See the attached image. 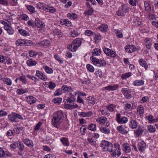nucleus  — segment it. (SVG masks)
I'll return each instance as SVG.
<instances>
[{
  "mask_svg": "<svg viewBox=\"0 0 158 158\" xmlns=\"http://www.w3.org/2000/svg\"><path fill=\"white\" fill-rule=\"evenodd\" d=\"M63 118V113L62 111L59 110L55 112L52 121V125L57 127L62 122Z\"/></svg>",
  "mask_w": 158,
  "mask_h": 158,
  "instance_id": "nucleus-1",
  "label": "nucleus"
},
{
  "mask_svg": "<svg viewBox=\"0 0 158 158\" xmlns=\"http://www.w3.org/2000/svg\"><path fill=\"white\" fill-rule=\"evenodd\" d=\"M76 100V98L70 97L67 99L64 100V107L66 109H73L78 107V105L77 104H74L73 103Z\"/></svg>",
  "mask_w": 158,
  "mask_h": 158,
  "instance_id": "nucleus-2",
  "label": "nucleus"
},
{
  "mask_svg": "<svg viewBox=\"0 0 158 158\" xmlns=\"http://www.w3.org/2000/svg\"><path fill=\"white\" fill-rule=\"evenodd\" d=\"M82 43L81 40L78 38L73 40L70 45L68 46L67 48L73 52L76 51Z\"/></svg>",
  "mask_w": 158,
  "mask_h": 158,
  "instance_id": "nucleus-3",
  "label": "nucleus"
},
{
  "mask_svg": "<svg viewBox=\"0 0 158 158\" xmlns=\"http://www.w3.org/2000/svg\"><path fill=\"white\" fill-rule=\"evenodd\" d=\"M101 144V147L103 149V151H108L109 152H113V145L111 143L103 140Z\"/></svg>",
  "mask_w": 158,
  "mask_h": 158,
  "instance_id": "nucleus-4",
  "label": "nucleus"
},
{
  "mask_svg": "<svg viewBox=\"0 0 158 158\" xmlns=\"http://www.w3.org/2000/svg\"><path fill=\"white\" fill-rule=\"evenodd\" d=\"M90 59L93 64L98 67L105 66L106 64V62L104 60H99L98 58L93 56L90 57Z\"/></svg>",
  "mask_w": 158,
  "mask_h": 158,
  "instance_id": "nucleus-5",
  "label": "nucleus"
},
{
  "mask_svg": "<svg viewBox=\"0 0 158 158\" xmlns=\"http://www.w3.org/2000/svg\"><path fill=\"white\" fill-rule=\"evenodd\" d=\"M116 121L119 123L124 124L128 121L127 118L125 116H123L121 118V114L119 113L117 114H116Z\"/></svg>",
  "mask_w": 158,
  "mask_h": 158,
  "instance_id": "nucleus-6",
  "label": "nucleus"
},
{
  "mask_svg": "<svg viewBox=\"0 0 158 158\" xmlns=\"http://www.w3.org/2000/svg\"><path fill=\"white\" fill-rule=\"evenodd\" d=\"M103 50L105 54L107 56L113 57H115L116 54L113 51L111 50L110 49L106 48H103Z\"/></svg>",
  "mask_w": 158,
  "mask_h": 158,
  "instance_id": "nucleus-7",
  "label": "nucleus"
},
{
  "mask_svg": "<svg viewBox=\"0 0 158 158\" xmlns=\"http://www.w3.org/2000/svg\"><path fill=\"white\" fill-rule=\"evenodd\" d=\"M135 107V106H134V102H128L125 104L124 109L126 110L131 111Z\"/></svg>",
  "mask_w": 158,
  "mask_h": 158,
  "instance_id": "nucleus-8",
  "label": "nucleus"
},
{
  "mask_svg": "<svg viewBox=\"0 0 158 158\" xmlns=\"http://www.w3.org/2000/svg\"><path fill=\"white\" fill-rule=\"evenodd\" d=\"M36 76L40 79L44 81H46L47 80V78L46 75L44 74L42 72L38 70L36 71Z\"/></svg>",
  "mask_w": 158,
  "mask_h": 158,
  "instance_id": "nucleus-9",
  "label": "nucleus"
},
{
  "mask_svg": "<svg viewBox=\"0 0 158 158\" xmlns=\"http://www.w3.org/2000/svg\"><path fill=\"white\" fill-rule=\"evenodd\" d=\"M35 24L36 26L39 28H43L45 26V23L40 21V19L38 18H36L35 20Z\"/></svg>",
  "mask_w": 158,
  "mask_h": 158,
  "instance_id": "nucleus-10",
  "label": "nucleus"
},
{
  "mask_svg": "<svg viewBox=\"0 0 158 158\" xmlns=\"http://www.w3.org/2000/svg\"><path fill=\"white\" fill-rule=\"evenodd\" d=\"M16 113H12L8 115L9 119L12 122H18L19 120L16 118Z\"/></svg>",
  "mask_w": 158,
  "mask_h": 158,
  "instance_id": "nucleus-11",
  "label": "nucleus"
},
{
  "mask_svg": "<svg viewBox=\"0 0 158 158\" xmlns=\"http://www.w3.org/2000/svg\"><path fill=\"white\" fill-rule=\"evenodd\" d=\"M126 51L128 53H132L136 50V47L133 45H127L125 47Z\"/></svg>",
  "mask_w": 158,
  "mask_h": 158,
  "instance_id": "nucleus-12",
  "label": "nucleus"
},
{
  "mask_svg": "<svg viewBox=\"0 0 158 158\" xmlns=\"http://www.w3.org/2000/svg\"><path fill=\"white\" fill-rule=\"evenodd\" d=\"M27 102L30 104L35 103L36 101V99L32 96H29L26 97Z\"/></svg>",
  "mask_w": 158,
  "mask_h": 158,
  "instance_id": "nucleus-13",
  "label": "nucleus"
},
{
  "mask_svg": "<svg viewBox=\"0 0 158 158\" xmlns=\"http://www.w3.org/2000/svg\"><path fill=\"white\" fill-rule=\"evenodd\" d=\"M4 28L5 30L9 34L12 35L14 33V30L9 26V24L4 26Z\"/></svg>",
  "mask_w": 158,
  "mask_h": 158,
  "instance_id": "nucleus-14",
  "label": "nucleus"
},
{
  "mask_svg": "<svg viewBox=\"0 0 158 158\" xmlns=\"http://www.w3.org/2000/svg\"><path fill=\"white\" fill-rule=\"evenodd\" d=\"M138 124V123L135 120L133 119H131L129 122V126L133 129L136 128Z\"/></svg>",
  "mask_w": 158,
  "mask_h": 158,
  "instance_id": "nucleus-15",
  "label": "nucleus"
},
{
  "mask_svg": "<svg viewBox=\"0 0 158 158\" xmlns=\"http://www.w3.org/2000/svg\"><path fill=\"white\" fill-rule=\"evenodd\" d=\"M143 130L139 126L138 129L134 131L135 135L136 137H139L143 133Z\"/></svg>",
  "mask_w": 158,
  "mask_h": 158,
  "instance_id": "nucleus-16",
  "label": "nucleus"
},
{
  "mask_svg": "<svg viewBox=\"0 0 158 158\" xmlns=\"http://www.w3.org/2000/svg\"><path fill=\"white\" fill-rule=\"evenodd\" d=\"M1 80L4 82L5 84H6L10 86L12 84L11 80L8 77H2Z\"/></svg>",
  "mask_w": 158,
  "mask_h": 158,
  "instance_id": "nucleus-17",
  "label": "nucleus"
},
{
  "mask_svg": "<svg viewBox=\"0 0 158 158\" xmlns=\"http://www.w3.org/2000/svg\"><path fill=\"white\" fill-rule=\"evenodd\" d=\"M117 129L119 133L123 134H127L128 132L127 131L123 128L122 125L118 126L117 127Z\"/></svg>",
  "mask_w": 158,
  "mask_h": 158,
  "instance_id": "nucleus-18",
  "label": "nucleus"
},
{
  "mask_svg": "<svg viewBox=\"0 0 158 158\" xmlns=\"http://www.w3.org/2000/svg\"><path fill=\"white\" fill-rule=\"evenodd\" d=\"M123 150L126 152H129L131 151V148L129 144L127 143H124L123 145Z\"/></svg>",
  "mask_w": 158,
  "mask_h": 158,
  "instance_id": "nucleus-19",
  "label": "nucleus"
},
{
  "mask_svg": "<svg viewBox=\"0 0 158 158\" xmlns=\"http://www.w3.org/2000/svg\"><path fill=\"white\" fill-rule=\"evenodd\" d=\"M23 142L24 143L29 147H32L33 143L32 141L28 139H24Z\"/></svg>",
  "mask_w": 158,
  "mask_h": 158,
  "instance_id": "nucleus-20",
  "label": "nucleus"
},
{
  "mask_svg": "<svg viewBox=\"0 0 158 158\" xmlns=\"http://www.w3.org/2000/svg\"><path fill=\"white\" fill-rule=\"evenodd\" d=\"M97 120L100 124H103L106 123L107 118L105 117H101L98 118Z\"/></svg>",
  "mask_w": 158,
  "mask_h": 158,
  "instance_id": "nucleus-21",
  "label": "nucleus"
},
{
  "mask_svg": "<svg viewBox=\"0 0 158 158\" xmlns=\"http://www.w3.org/2000/svg\"><path fill=\"white\" fill-rule=\"evenodd\" d=\"M100 130L104 134H109L110 132V130L109 128H106V127H100Z\"/></svg>",
  "mask_w": 158,
  "mask_h": 158,
  "instance_id": "nucleus-22",
  "label": "nucleus"
},
{
  "mask_svg": "<svg viewBox=\"0 0 158 158\" xmlns=\"http://www.w3.org/2000/svg\"><path fill=\"white\" fill-rule=\"evenodd\" d=\"M133 84L135 86L142 85L144 84V81L141 80H136L133 82Z\"/></svg>",
  "mask_w": 158,
  "mask_h": 158,
  "instance_id": "nucleus-23",
  "label": "nucleus"
},
{
  "mask_svg": "<svg viewBox=\"0 0 158 158\" xmlns=\"http://www.w3.org/2000/svg\"><path fill=\"white\" fill-rule=\"evenodd\" d=\"M101 51L98 48L94 49L92 52L93 56H99L101 54Z\"/></svg>",
  "mask_w": 158,
  "mask_h": 158,
  "instance_id": "nucleus-24",
  "label": "nucleus"
},
{
  "mask_svg": "<svg viewBox=\"0 0 158 158\" xmlns=\"http://www.w3.org/2000/svg\"><path fill=\"white\" fill-rule=\"evenodd\" d=\"M27 64L29 66H31L35 65L37 63L32 59H29L27 61Z\"/></svg>",
  "mask_w": 158,
  "mask_h": 158,
  "instance_id": "nucleus-25",
  "label": "nucleus"
},
{
  "mask_svg": "<svg viewBox=\"0 0 158 158\" xmlns=\"http://www.w3.org/2000/svg\"><path fill=\"white\" fill-rule=\"evenodd\" d=\"M60 140L64 146H68L69 145V143L67 138L63 137L60 139Z\"/></svg>",
  "mask_w": 158,
  "mask_h": 158,
  "instance_id": "nucleus-26",
  "label": "nucleus"
},
{
  "mask_svg": "<svg viewBox=\"0 0 158 158\" xmlns=\"http://www.w3.org/2000/svg\"><path fill=\"white\" fill-rule=\"evenodd\" d=\"M19 33L23 36H27L29 35L28 32L23 29H19L18 30Z\"/></svg>",
  "mask_w": 158,
  "mask_h": 158,
  "instance_id": "nucleus-27",
  "label": "nucleus"
},
{
  "mask_svg": "<svg viewBox=\"0 0 158 158\" xmlns=\"http://www.w3.org/2000/svg\"><path fill=\"white\" fill-rule=\"evenodd\" d=\"M87 100L88 103L92 105H94L96 103V99L92 97H88Z\"/></svg>",
  "mask_w": 158,
  "mask_h": 158,
  "instance_id": "nucleus-28",
  "label": "nucleus"
},
{
  "mask_svg": "<svg viewBox=\"0 0 158 158\" xmlns=\"http://www.w3.org/2000/svg\"><path fill=\"white\" fill-rule=\"evenodd\" d=\"M139 62L140 64L142 66L145 68V69H146L148 68V65L146 62L143 59H140L139 60Z\"/></svg>",
  "mask_w": 158,
  "mask_h": 158,
  "instance_id": "nucleus-29",
  "label": "nucleus"
},
{
  "mask_svg": "<svg viewBox=\"0 0 158 158\" xmlns=\"http://www.w3.org/2000/svg\"><path fill=\"white\" fill-rule=\"evenodd\" d=\"M43 68L47 73L51 74L53 73V70L52 68L47 66H43Z\"/></svg>",
  "mask_w": 158,
  "mask_h": 158,
  "instance_id": "nucleus-30",
  "label": "nucleus"
},
{
  "mask_svg": "<svg viewBox=\"0 0 158 158\" xmlns=\"http://www.w3.org/2000/svg\"><path fill=\"white\" fill-rule=\"evenodd\" d=\"M69 92L70 93V97L76 98L75 97L77 94V92L73 90L71 88H69Z\"/></svg>",
  "mask_w": 158,
  "mask_h": 158,
  "instance_id": "nucleus-31",
  "label": "nucleus"
},
{
  "mask_svg": "<svg viewBox=\"0 0 158 158\" xmlns=\"http://www.w3.org/2000/svg\"><path fill=\"white\" fill-rule=\"evenodd\" d=\"M144 109L143 106L140 105L137 109V111L140 115H141L144 112Z\"/></svg>",
  "mask_w": 158,
  "mask_h": 158,
  "instance_id": "nucleus-32",
  "label": "nucleus"
},
{
  "mask_svg": "<svg viewBox=\"0 0 158 158\" xmlns=\"http://www.w3.org/2000/svg\"><path fill=\"white\" fill-rule=\"evenodd\" d=\"M116 108V106L113 104H111L107 106V109L110 112L113 111Z\"/></svg>",
  "mask_w": 158,
  "mask_h": 158,
  "instance_id": "nucleus-33",
  "label": "nucleus"
},
{
  "mask_svg": "<svg viewBox=\"0 0 158 158\" xmlns=\"http://www.w3.org/2000/svg\"><path fill=\"white\" fill-rule=\"evenodd\" d=\"M67 17L69 19H75L77 18V15L74 13H69L68 14Z\"/></svg>",
  "mask_w": 158,
  "mask_h": 158,
  "instance_id": "nucleus-34",
  "label": "nucleus"
},
{
  "mask_svg": "<svg viewBox=\"0 0 158 158\" xmlns=\"http://www.w3.org/2000/svg\"><path fill=\"white\" fill-rule=\"evenodd\" d=\"M87 127L86 125H83L80 128V131L81 134L83 135H84L85 133L86 128Z\"/></svg>",
  "mask_w": 158,
  "mask_h": 158,
  "instance_id": "nucleus-35",
  "label": "nucleus"
},
{
  "mask_svg": "<svg viewBox=\"0 0 158 158\" xmlns=\"http://www.w3.org/2000/svg\"><path fill=\"white\" fill-rule=\"evenodd\" d=\"M93 11L92 8H89L87 11L84 12V14L85 15H91L93 14Z\"/></svg>",
  "mask_w": 158,
  "mask_h": 158,
  "instance_id": "nucleus-36",
  "label": "nucleus"
},
{
  "mask_svg": "<svg viewBox=\"0 0 158 158\" xmlns=\"http://www.w3.org/2000/svg\"><path fill=\"white\" fill-rule=\"evenodd\" d=\"M28 90L27 89H18L17 90V93L19 94H23L24 93H27Z\"/></svg>",
  "mask_w": 158,
  "mask_h": 158,
  "instance_id": "nucleus-37",
  "label": "nucleus"
},
{
  "mask_svg": "<svg viewBox=\"0 0 158 158\" xmlns=\"http://www.w3.org/2000/svg\"><path fill=\"white\" fill-rule=\"evenodd\" d=\"M27 8L31 13H34L35 12V8L31 5H27Z\"/></svg>",
  "mask_w": 158,
  "mask_h": 158,
  "instance_id": "nucleus-38",
  "label": "nucleus"
},
{
  "mask_svg": "<svg viewBox=\"0 0 158 158\" xmlns=\"http://www.w3.org/2000/svg\"><path fill=\"white\" fill-rule=\"evenodd\" d=\"M24 42V40L19 39L16 41V44L17 46H19L23 45Z\"/></svg>",
  "mask_w": 158,
  "mask_h": 158,
  "instance_id": "nucleus-39",
  "label": "nucleus"
},
{
  "mask_svg": "<svg viewBox=\"0 0 158 158\" xmlns=\"http://www.w3.org/2000/svg\"><path fill=\"white\" fill-rule=\"evenodd\" d=\"M78 32L75 30H73L70 32V35L71 37H75L79 34Z\"/></svg>",
  "mask_w": 158,
  "mask_h": 158,
  "instance_id": "nucleus-40",
  "label": "nucleus"
},
{
  "mask_svg": "<svg viewBox=\"0 0 158 158\" xmlns=\"http://www.w3.org/2000/svg\"><path fill=\"white\" fill-rule=\"evenodd\" d=\"M107 26V25L102 24L99 27V29L102 31H106Z\"/></svg>",
  "mask_w": 158,
  "mask_h": 158,
  "instance_id": "nucleus-41",
  "label": "nucleus"
},
{
  "mask_svg": "<svg viewBox=\"0 0 158 158\" xmlns=\"http://www.w3.org/2000/svg\"><path fill=\"white\" fill-rule=\"evenodd\" d=\"M131 76V74L130 73H126L122 75L121 78L123 79H126Z\"/></svg>",
  "mask_w": 158,
  "mask_h": 158,
  "instance_id": "nucleus-42",
  "label": "nucleus"
},
{
  "mask_svg": "<svg viewBox=\"0 0 158 158\" xmlns=\"http://www.w3.org/2000/svg\"><path fill=\"white\" fill-rule=\"evenodd\" d=\"M86 68L90 72L93 73L94 71V67L90 64H87L86 65Z\"/></svg>",
  "mask_w": 158,
  "mask_h": 158,
  "instance_id": "nucleus-43",
  "label": "nucleus"
},
{
  "mask_svg": "<svg viewBox=\"0 0 158 158\" xmlns=\"http://www.w3.org/2000/svg\"><path fill=\"white\" fill-rule=\"evenodd\" d=\"M88 128L90 130L95 131L96 129V125L92 123L89 126Z\"/></svg>",
  "mask_w": 158,
  "mask_h": 158,
  "instance_id": "nucleus-44",
  "label": "nucleus"
},
{
  "mask_svg": "<svg viewBox=\"0 0 158 158\" xmlns=\"http://www.w3.org/2000/svg\"><path fill=\"white\" fill-rule=\"evenodd\" d=\"M148 131L150 132H154L156 131V129L152 125H149L148 127Z\"/></svg>",
  "mask_w": 158,
  "mask_h": 158,
  "instance_id": "nucleus-45",
  "label": "nucleus"
},
{
  "mask_svg": "<svg viewBox=\"0 0 158 158\" xmlns=\"http://www.w3.org/2000/svg\"><path fill=\"white\" fill-rule=\"evenodd\" d=\"M48 87L51 89H53L56 86V84L52 81L49 82L48 83Z\"/></svg>",
  "mask_w": 158,
  "mask_h": 158,
  "instance_id": "nucleus-46",
  "label": "nucleus"
},
{
  "mask_svg": "<svg viewBox=\"0 0 158 158\" xmlns=\"http://www.w3.org/2000/svg\"><path fill=\"white\" fill-rule=\"evenodd\" d=\"M62 99L61 98H55L53 99V102L57 104H59L61 102Z\"/></svg>",
  "mask_w": 158,
  "mask_h": 158,
  "instance_id": "nucleus-47",
  "label": "nucleus"
},
{
  "mask_svg": "<svg viewBox=\"0 0 158 158\" xmlns=\"http://www.w3.org/2000/svg\"><path fill=\"white\" fill-rule=\"evenodd\" d=\"M144 5L146 10H149L151 9V8L149 4L147 1L144 2Z\"/></svg>",
  "mask_w": 158,
  "mask_h": 158,
  "instance_id": "nucleus-48",
  "label": "nucleus"
},
{
  "mask_svg": "<svg viewBox=\"0 0 158 158\" xmlns=\"http://www.w3.org/2000/svg\"><path fill=\"white\" fill-rule=\"evenodd\" d=\"M38 54L37 52L32 51H30L29 52V55L31 57H35Z\"/></svg>",
  "mask_w": 158,
  "mask_h": 158,
  "instance_id": "nucleus-49",
  "label": "nucleus"
},
{
  "mask_svg": "<svg viewBox=\"0 0 158 158\" xmlns=\"http://www.w3.org/2000/svg\"><path fill=\"white\" fill-rule=\"evenodd\" d=\"M70 87H68L66 85H64L62 86L61 89L62 90H63L64 92H66L67 91L69 92V88H71Z\"/></svg>",
  "mask_w": 158,
  "mask_h": 158,
  "instance_id": "nucleus-50",
  "label": "nucleus"
},
{
  "mask_svg": "<svg viewBox=\"0 0 158 158\" xmlns=\"http://www.w3.org/2000/svg\"><path fill=\"white\" fill-rule=\"evenodd\" d=\"M89 143L91 145L95 146L96 144V142L95 141H94L92 140V138H89L87 139Z\"/></svg>",
  "mask_w": 158,
  "mask_h": 158,
  "instance_id": "nucleus-51",
  "label": "nucleus"
},
{
  "mask_svg": "<svg viewBox=\"0 0 158 158\" xmlns=\"http://www.w3.org/2000/svg\"><path fill=\"white\" fill-rule=\"evenodd\" d=\"M95 74L97 78H101L102 72L101 70H98L96 71Z\"/></svg>",
  "mask_w": 158,
  "mask_h": 158,
  "instance_id": "nucleus-52",
  "label": "nucleus"
},
{
  "mask_svg": "<svg viewBox=\"0 0 158 158\" xmlns=\"http://www.w3.org/2000/svg\"><path fill=\"white\" fill-rule=\"evenodd\" d=\"M115 33L116 35L119 38H122L123 37L122 33L119 31L118 30H115Z\"/></svg>",
  "mask_w": 158,
  "mask_h": 158,
  "instance_id": "nucleus-53",
  "label": "nucleus"
},
{
  "mask_svg": "<svg viewBox=\"0 0 158 158\" xmlns=\"http://www.w3.org/2000/svg\"><path fill=\"white\" fill-rule=\"evenodd\" d=\"M85 35L90 36L93 35L94 33L92 31L87 30L85 31Z\"/></svg>",
  "mask_w": 158,
  "mask_h": 158,
  "instance_id": "nucleus-54",
  "label": "nucleus"
},
{
  "mask_svg": "<svg viewBox=\"0 0 158 158\" xmlns=\"http://www.w3.org/2000/svg\"><path fill=\"white\" fill-rule=\"evenodd\" d=\"M147 119L149 121V123H153L155 122V120L153 119V116L152 115H150L148 116L147 117Z\"/></svg>",
  "mask_w": 158,
  "mask_h": 158,
  "instance_id": "nucleus-55",
  "label": "nucleus"
},
{
  "mask_svg": "<svg viewBox=\"0 0 158 158\" xmlns=\"http://www.w3.org/2000/svg\"><path fill=\"white\" fill-rule=\"evenodd\" d=\"M19 18L24 20H27L28 19V17L27 15L24 14L21 15Z\"/></svg>",
  "mask_w": 158,
  "mask_h": 158,
  "instance_id": "nucleus-56",
  "label": "nucleus"
},
{
  "mask_svg": "<svg viewBox=\"0 0 158 158\" xmlns=\"http://www.w3.org/2000/svg\"><path fill=\"white\" fill-rule=\"evenodd\" d=\"M42 123L40 122H39L35 126V128L34 129V130L37 131L39 130L41 126L42 125Z\"/></svg>",
  "mask_w": 158,
  "mask_h": 158,
  "instance_id": "nucleus-57",
  "label": "nucleus"
},
{
  "mask_svg": "<svg viewBox=\"0 0 158 158\" xmlns=\"http://www.w3.org/2000/svg\"><path fill=\"white\" fill-rule=\"evenodd\" d=\"M32 41L29 40H24L23 45L29 46L32 44Z\"/></svg>",
  "mask_w": 158,
  "mask_h": 158,
  "instance_id": "nucleus-58",
  "label": "nucleus"
},
{
  "mask_svg": "<svg viewBox=\"0 0 158 158\" xmlns=\"http://www.w3.org/2000/svg\"><path fill=\"white\" fill-rule=\"evenodd\" d=\"M5 156V153L2 148H0V157H4Z\"/></svg>",
  "mask_w": 158,
  "mask_h": 158,
  "instance_id": "nucleus-59",
  "label": "nucleus"
},
{
  "mask_svg": "<svg viewBox=\"0 0 158 158\" xmlns=\"http://www.w3.org/2000/svg\"><path fill=\"white\" fill-rule=\"evenodd\" d=\"M55 58L60 63H63V61L60 58V57L57 55H55L54 56Z\"/></svg>",
  "mask_w": 158,
  "mask_h": 158,
  "instance_id": "nucleus-60",
  "label": "nucleus"
},
{
  "mask_svg": "<svg viewBox=\"0 0 158 158\" xmlns=\"http://www.w3.org/2000/svg\"><path fill=\"white\" fill-rule=\"evenodd\" d=\"M19 79L24 84H26L27 81L24 76H21L19 78Z\"/></svg>",
  "mask_w": 158,
  "mask_h": 158,
  "instance_id": "nucleus-61",
  "label": "nucleus"
},
{
  "mask_svg": "<svg viewBox=\"0 0 158 158\" xmlns=\"http://www.w3.org/2000/svg\"><path fill=\"white\" fill-rule=\"evenodd\" d=\"M71 23L70 21H69L68 19H65L64 25L65 26L69 27L71 26Z\"/></svg>",
  "mask_w": 158,
  "mask_h": 158,
  "instance_id": "nucleus-62",
  "label": "nucleus"
},
{
  "mask_svg": "<svg viewBox=\"0 0 158 158\" xmlns=\"http://www.w3.org/2000/svg\"><path fill=\"white\" fill-rule=\"evenodd\" d=\"M7 115V113L3 110H0V117H3Z\"/></svg>",
  "mask_w": 158,
  "mask_h": 158,
  "instance_id": "nucleus-63",
  "label": "nucleus"
},
{
  "mask_svg": "<svg viewBox=\"0 0 158 158\" xmlns=\"http://www.w3.org/2000/svg\"><path fill=\"white\" fill-rule=\"evenodd\" d=\"M122 10L124 13H126L128 11V7L127 6H122Z\"/></svg>",
  "mask_w": 158,
  "mask_h": 158,
  "instance_id": "nucleus-64",
  "label": "nucleus"
}]
</instances>
